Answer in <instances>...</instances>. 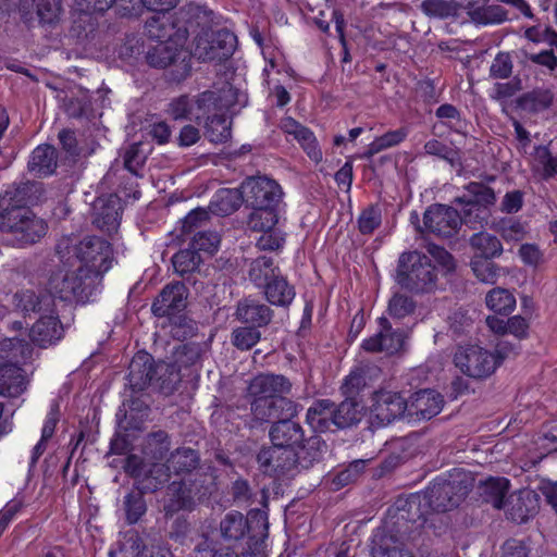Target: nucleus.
Wrapping results in <instances>:
<instances>
[{"label":"nucleus","mask_w":557,"mask_h":557,"mask_svg":"<svg viewBox=\"0 0 557 557\" xmlns=\"http://www.w3.org/2000/svg\"><path fill=\"white\" fill-rule=\"evenodd\" d=\"M186 33L176 27V84L191 75L195 60L222 64L233 57L238 46L237 36L228 28L202 26L191 40V49L178 48V39Z\"/></svg>","instance_id":"1"},{"label":"nucleus","mask_w":557,"mask_h":557,"mask_svg":"<svg viewBox=\"0 0 557 557\" xmlns=\"http://www.w3.org/2000/svg\"><path fill=\"white\" fill-rule=\"evenodd\" d=\"M292 382L283 374L256 375L248 385L253 419L261 423H274L284 417H296L298 404L285 396L292 392Z\"/></svg>","instance_id":"2"},{"label":"nucleus","mask_w":557,"mask_h":557,"mask_svg":"<svg viewBox=\"0 0 557 557\" xmlns=\"http://www.w3.org/2000/svg\"><path fill=\"white\" fill-rule=\"evenodd\" d=\"M41 184L36 182L23 183L15 189L10 199L24 206H14L0 212V231L10 234L21 246L38 242L47 233V223L25 206L33 205L38 198L32 195L41 191Z\"/></svg>","instance_id":"3"},{"label":"nucleus","mask_w":557,"mask_h":557,"mask_svg":"<svg viewBox=\"0 0 557 557\" xmlns=\"http://www.w3.org/2000/svg\"><path fill=\"white\" fill-rule=\"evenodd\" d=\"M199 461L197 450L176 448V511L194 510L215 488L213 478L199 469Z\"/></svg>","instance_id":"4"},{"label":"nucleus","mask_w":557,"mask_h":557,"mask_svg":"<svg viewBox=\"0 0 557 557\" xmlns=\"http://www.w3.org/2000/svg\"><path fill=\"white\" fill-rule=\"evenodd\" d=\"M242 189L246 206L252 210L247 218L248 228L268 230L275 226L284 196L281 185L267 176H252L243 183Z\"/></svg>","instance_id":"5"},{"label":"nucleus","mask_w":557,"mask_h":557,"mask_svg":"<svg viewBox=\"0 0 557 557\" xmlns=\"http://www.w3.org/2000/svg\"><path fill=\"white\" fill-rule=\"evenodd\" d=\"M72 251L79 261L77 268H84L86 274L92 275L98 281H101L104 273L112 267L113 250L111 244L101 237L87 236L73 247H70L69 239H62L58 243L57 252L61 260H70Z\"/></svg>","instance_id":"6"},{"label":"nucleus","mask_w":557,"mask_h":557,"mask_svg":"<svg viewBox=\"0 0 557 557\" xmlns=\"http://www.w3.org/2000/svg\"><path fill=\"white\" fill-rule=\"evenodd\" d=\"M220 530L226 541L237 542L247 535V554L249 557H257L258 546L268 537V515L261 509H251L245 517L233 510L221 520Z\"/></svg>","instance_id":"7"},{"label":"nucleus","mask_w":557,"mask_h":557,"mask_svg":"<svg viewBox=\"0 0 557 557\" xmlns=\"http://www.w3.org/2000/svg\"><path fill=\"white\" fill-rule=\"evenodd\" d=\"M473 487V478L454 469L448 475H438L422 491L433 512H446L457 508Z\"/></svg>","instance_id":"8"},{"label":"nucleus","mask_w":557,"mask_h":557,"mask_svg":"<svg viewBox=\"0 0 557 557\" xmlns=\"http://www.w3.org/2000/svg\"><path fill=\"white\" fill-rule=\"evenodd\" d=\"M359 401L345 398L339 405L318 399L307 410L306 421L314 432L335 431L359 422Z\"/></svg>","instance_id":"9"},{"label":"nucleus","mask_w":557,"mask_h":557,"mask_svg":"<svg viewBox=\"0 0 557 557\" xmlns=\"http://www.w3.org/2000/svg\"><path fill=\"white\" fill-rule=\"evenodd\" d=\"M440 270L430 257L418 251L404 252L397 267L398 284L412 293L435 290Z\"/></svg>","instance_id":"10"},{"label":"nucleus","mask_w":557,"mask_h":557,"mask_svg":"<svg viewBox=\"0 0 557 557\" xmlns=\"http://www.w3.org/2000/svg\"><path fill=\"white\" fill-rule=\"evenodd\" d=\"M100 283L90 274H86L84 268L59 269L49 278L48 289L53 298L65 302L86 304L90 300Z\"/></svg>","instance_id":"11"},{"label":"nucleus","mask_w":557,"mask_h":557,"mask_svg":"<svg viewBox=\"0 0 557 557\" xmlns=\"http://www.w3.org/2000/svg\"><path fill=\"white\" fill-rule=\"evenodd\" d=\"M173 366L164 361L154 363L146 351L137 352L129 362L127 380L133 391H143L154 379L164 395H172L174 385L171 381Z\"/></svg>","instance_id":"12"},{"label":"nucleus","mask_w":557,"mask_h":557,"mask_svg":"<svg viewBox=\"0 0 557 557\" xmlns=\"http://www.w3.org/2000/svg\"><path fill=\"white\" fill-rule=\"evenodd\" d=\"M146 29L151 39L159 44L147 55L148 62L154 67H166L174 61V50L171 42L174 37V10H159L146 23Z\"/></svg>","instance_id":"13"},{"label":"nucleus","mask_w":557,"mask_h":557,"mask_svg":"<svg viewBox=\"0 0 557 557\" xmlns=\"http://www.w3.org/2000/svg\"><path fill=\"white\" fill-rule=\"evenodd\" d=\"M504 356L494 354L479 345L460 346L454 355V363L465 375L484 380L503 363Z\"/></svg>","instance_id":"14"},{"label":"nucleus","mask_w":557,"mask_h":557,"mask_svg":"<svg viewBox=\"0 0 557 557\" xmlns=\"http://www.w3.org/2000/svg\"><path fill=\"white\" fill-rule=\"evenodd\" d=\"M466 189L468 195L457 197L455 202L461 206L466 225L471 228L478 225L482 227L487 220V208L496 201L495 191L492 187L479 182L469 183Z\"/></svg>","instance_id":"15"},{"label":"nucleus","mask_w":557,"mask_h":557,"mask_svg":"<svg viewBox=\"0 0 557 557\" xmlns=\"http://www.w3.org/2000/svg\"><path fill=\"white\" fill-rule=\"evenodd\" d=\"M197 106L207 113L205 135L210 143L224 144L232 137V122L221 107V97L216 91L206 90L199 94Z\"/></svg>","instance_id":"16"},{"label":"nucleus","mask_w":557,"mask_h":557,"mask_svg":"<svg viewBox=\"0 0 557 557\" xmlns=\"http://www.w3.org/2000/svg\"><path fill=\"white\" fill-rule=\"evenodd\" d=\"M466 224L465 213H459L455 208L435 203L430 206L423 214V227L421 232H428L437 237L450 238L455 236L460 226Z\"/></svg>","instance_id":"17"},{"label":"nucleus","mask_w":557,"mask_h":557,"mask_svg":"<svg viewBox=\"0 0 557 557\" xmlns=\"http://www.w3.org/2000/svg\"><path fill=\"white\" fill-rule=\"evenodd\" d=\"M377 333L364 338L361 348L370 354L385 352L396 355L403 350L405 345V333L400 329H393L389 320L382 315L376 319Z\"/></svg>","instance_id":"18"},{"label":"nucleus","mask_w":557,"mask_h":557,"mask_svg":"<svg viewBox=\"0 0 557 557\" xmlns=\"http://www.w3.org/2000/svg\"><path fill=\"white\" fill-rule=\"evenodd\" d=\"M408 403L400 392L380 388L371 394L370 413L381 425H387L407 411Z\"/></svg>","instance_id":"19"},{"label":"nucleus","mask_w":557,"mask_h":557,"mask_svg":"<svg viewBox=\"0 0 557 557\" xmlns=\"http://www.w3.org/2000/svg\"><path fill=\"white\" fill-rule=\"evenodd\" d=\"M18 12L28 26L54 25L63 13L62 0H20Z\"/></svg>","instance_id":"20"},{"label":"nucleus","mask_w":557,"mask_h":557,"mask_svg":"<svg viewBox=\"0 0 557 557\" xmlns=\"http://www.w3.org/2000/svg\"><path fill=\"white\" fill-rule=\"evenodd\" d=\"M408 403V414L419 420H430L437 416L444 406V397L435 389L425 388L413 393Z\"/></svg>","instance_id":"21"},{"label":"nucleus","mask_w":557,"mask_h":557,"mask_svg":"<svg viewBox=\"0 0 557 557\" xmlns=\"http://www.w3.org/2000/svg\"><path fill=\"white\" fill-rule=\"evenodd\" d=\"M273 315L274 312L268 305L250 298L239 301L236 309L237 320L257 330L269 325Z\"/></svg>","instance_id":"22"},{"label":"nucleus","mask_w":557,"mask_h":557,"mask_svg":"<svg viewBox=\"0 0 557 557\" xmlns=\"http://www.w3.org/2000/svg\"><path fill=\"white\" fill-rule=\"evenodd\" d=\"M29 336L39 347H48L63 336V326L53 311L47 315H40L30 329Z\"/></svg>","instance_id":"23"},{"label":"nucleus","mask_w":557,"mask_h":557,"mask_svg":"<svg viewBox=\"0 0 557 557\" xmlns=\"http://www.w3.org/2000/svg\"><path fill=\"white\" fill-rule=\"evenodd\" d=\"M293 418L284 417L272 423L269 435L274 446L294 448L304 441V429L298 422L293 421Z\"/></svg>","instance_id":"24"},{"label":"nucleus","mask_w":557,"mask_h":557,"mask_svg":"<svg viewBox=\"0 0 557 557\" xmlns=\"http://www.w3.org/2000/svg\"><path fill=\"white\" fill-rule=\"evenodd\" d=\"M327 450L326 442L321 435L314 434L296 444L294 451L300 470H308L321 462Z\"/></svg>","instance_id":"25"},{"label":"nucleus","mask_w":557,"mask_h":557,"mask_svg":"<svg viewBox=\"0 0 557 557\" xmlns=\"http://www.w3.org/2000/svg\"><path fill=\"white\" fill-rule=\"evenodd\" d=\"M95 210L94 224L108 234L115 233L121 220L120 199L116 196L99 199L95 205Z\"/></svg>","instance_id":"26"},{"label":"nucleus","mask_w":557,"mask_h":557,"mask_svg":"<svg viewBox=\"0 0 557 557\" xmlns=\"http://www.w3.org/2000/svg\"><path fill=\"white\" fill-rule=\"evenodd\" d=\"M396 506L403 520L420 525H423L428 521V516L433 512L422 492L398 499Z\"/></svg>","instance_id":"27"},{"label":"nucleus","mask_w":557,"mask_h":557,"mask_svg":"<svg viewBox=\"0 0 557 557\" xmlns=\"http://www.w3.org/2000/svg\"><path fill=\"white\" fill-rule=\"evenodd\" d=\"M261 289L267 301L275 307L288 308L296 297L295 286L282 273L268 282Z\"/></svg>","instance_id":"28"},{"label":"nucleus","mask_w":557,"mask_h":557,"mask_svg":"<svg viewBox=\"0 0 557 557\" xmlns=\"http://www.w3.org/2000/svg\"><path fill=\"white\" fill-rule=\"evenodd\" d=\"M539 507V497L535 493L520 492L510 500L507 518L518 524L525 523L537 513Z\"/></svg>","instance_id":"29"},{"label":"nucleus","mask_w":557,"mask_h":557,"mask_svg":"<svg viewBox=\"0 0 557 557\" xmlns=\"http://www.w3.org/2000/svg\"><path fill=\"white\" fill-rule=\"evenodd\" d=\"M27 388L24 370L14 364H0V396L16 398Z\"/></svg>","instance_id":"30"},{"label":"nucleus","mask_w":557,"mask_h":557,"mask_svg":"<svg viewBox=\"0 0 557 557\" xmlns=\"http://www.w3.org/2000/svg\"><path fill=\"white\" fill-rule=\"evenodd\" d=\"M244 201V189L221 188L213 195L209 209L215 215L227 216L236 212Z\"/></svg>","instance_id":"31"},{"label":"nucleus","mask_w":557,"mask_h":557,"mask_svg":"<svg viewBox=\"0 0 557 557\" xmlns=\"http://www.w3.org/2000/svg\"><path fill=\"white\" fill-rule=\"evenodd\" d=\"M32 354L33 348L25 339L13 337L0 341L1 364H14L21 367L32 358Z\"/></svg>","instance_id":"32"},{"label":"nucleus","mask_w":557,"mask_h":557,"mask_svg":"<svg viewBox=\"0 0 557 557\" xmlns=\"http://www.w3.org/2000/svg\"><path fill=\"white\" fill-rule=\"evenodd\" d=\"M28 171L35 176H48L57 169V150L50 145H40L32 152Z\"/></svg>","instance_id":"33"},{"label":"nucleus","mask_w":557,"mask_h":557,"mask_svg":"<svg viewBox=\"0 0 557 557\" xmlns=\"http://www.w3.org/2000/svg\"><path fill=\"white\" fill-rule=\"evenodd\" d=\"M554 94L549 88H533L519 96L516 100L517 108L528 113L536 114L552 107Z\"/></svg>","instance_id":"34"},{"label":"nucleus","mask_w":557,"mask_h":557,"mask_svg":"<svg viewBox=\"0 0 557 557\" xmlns=\"http://www.w3.org/2000/svg\"><path fill=\"white\" fill-rule=\"evenodd\" d=\"M510 487V481L504 476H490L481 482V496L496 509L505 507V498Z\"/></svg>","instance_id":"35"},{"label":"nucleus","mask_w":557,"mask_h":557,"mask_svg":"<svg viewBox=\"0 0 557 557\" xmlns=\"http://www.w3.org/2000/svg\"><path fill=\"white\" fill-rule=\"evenodd\" d=\"M466 8L469 15L483 24H498L507 21V11L500 5H486V0H468Z\"/></svg>","instance_id":"36"},{"label":"nucleus","mask_w":557,"mask_h":557,"mask_svg":"<svg viewBox=\"0 0 557 557\" xmlns=\"http://www.w3.org/2000/svg\"><path fill=\"white\" fill-rule=\"evenodd\" d=\"M469 244L473 250V257L497 258L503 251L502 242L493 234L478 232L471 235Z\"/></svg>","instance_id":"37"},{"label":"nucleus","mask_w":557,"mask_h":557,"mask_svg":"<svg viewBox=\"0 0 557 557\" xmlns=\"http://www.w3.org/2000/svg\"><path fill=\"white\" fill-rule=\"evenodd\" d=\"M280 273V267L274 263L272 257L268 256H260L252 260L248 271L250 281L258 288L263 287Z\"/></svg>","instance_id":"38"},{"label":"nucleus","mask_w":557,"mask_h":557,"mask_svg":"<svg viewBox=\"0 0 557 557\" xmlns=\"http://www.w3.org/2000/svg\"><path fill=\"white\" fill-rule=\"evenodd\" d=\"M171 437L162 430L148 434L144 447V454L153 462L166 461L172 456L170 451Z\"/></svg>","instance_id":"39"},{"label":"nucleus","mask_w":557,"mask_h":557,"mask_svg":"<svg viewBox=\"0 0 557 557\" xmlns=\"http://www.w3.org/2000/svg\"><path fill=\"white\" fill-rule=\"evenodd\" d=\"M369 369L356 367L350 370L341 385V392L347 399L358 400L368 387Z\"/></svg>","instance_id":"40"},{"label":"nucleus","mask_w":557,"mask_h":557,"mask_svg":"<svg viewBox=\"0 0 557 557\" xmlns=\"http://www.w3.org/2000/svg\"><path fill=\"white\" fill-rule=\"evenodd\" d=\"M485 304L495 314L507 317L516 308V297L506 288L495 287L486 294Z\"/></svg>","instance_id":"41"},{"label":"nucleus","mask_w":557,"mask_h":557,"mask_svg":"<svg viewBox=\"0 0 557 557\" xmlns=\"http://www.w3.org/2000/svg\"><path fill=\"white\" fill-rule=\"evenodd\" d=\"M151 310L154 317L162 320V327H165L166 323L171 326L174 317V284L169 283L165 285L153 301Z\"/></svg>","instance_id":"42"},{"label":"nucleus","mask_w":557,"mask_h":557,"mask_svg":"<svg viewBox=\"0 0 557 557\" xmlns=\"http://www.w3.org/2000/svg\"><path fill=\"white\" fill-rule=\"evenodd\" d=\"M221 244V235L214 230L198 231L189 242V246L205 258L214 256Z\"/></svg>","instance_id":"43"},{"label":"nucleus","mask_w":557,"mask_h":557,"mask_svg":"<svg viewBox=\"0 0 557 557\" xmlns=\"http://www.w3.org/2000/svg\"><path fill=\"white\" fill-rule=\"evenodd\" d=\"M122 508L127 524H136L147 512L144 494L140 491L128 492L123 498Z\"/></svg>","instance_id":"44"},{"label":"nucleus","mask_w":557,"mask_h":557,"mask_svg":"<svg viewBox=\"0 0 557 557\" xmlns=\"http://www.w3.org/2000/svg\"><path fill=\"white\" fill-rule=\"evenodd\" d=\"M408 136L406 127H399L388 131L381 136L375 137L368 146L364 157L371 158L374 154L401 144Z\"/></svg>","instance_id":"45"},{"label":"nucleus","mask_w":557,"mask_h":557,"mask_svg":"<svg viewBox=\"0 0 557 557\" xmlns=\"http://www.w3.org/2000/svg\"><path fill=\"white\" fill-rule=\"evenodd\" d=\"M382 224V209L379 203H372L361 210L357 219L360 234L371 235Z\"/></svg>","instance_id":"46"},{"label":"nucleus","mask_w":557,"mask_h":557,"mask_svg":"<svg viewBox=\"0 0 557 557\" xmlns=\"http://www.w3.org/2000/svg\"><path fill=\"white\" fill-rule=\"evenodd\" d=\"M203 257L189 245L186 249L176 251V274L185 277L186 274H193L199 271Z\"/></svg>","instance_id":"47"},{"label":"nucleus","mask_w":557,"mask_h":557,"mask_svg":"<svg viewBox=\"0 0 557 557\" xmlns=\"http://www.w3.org/2000/svg\"><path fill=\"white\" fill-rule=\"evenodd\" d=\"M261 339V332L257 327L244 325L232 331L231 343L238 350L246 351L256 346Z\"/></svg>","instance_id":"48"},{"label":"nucleus","mask_w":557,"mask_h":557,"mask_svg":"<svg viewBox=\"0 0 557 557\" xmlns=\"http://www.w3.org/2000/svg\"><path fill=\"white\" fill-rule=\"evenodd\" d=\"M143 143H135L128 146L123 154L124 168L135 176L141 175V170L147 160V150Z\"/></svg>","instance_id":"49"},{"label":"nucleus","mask_w":557,"mask_h":557,"mask_svg":"<svg viewBox=\"0 0 557 557\" xmlns=\"http://www.w3.org/2000/svg\"><path fill=\"white\" fill-rule=\"evenodd\" d=\"M51 301L50 297L39 298L32 290H24L14 295L15 307L24 313L40 312L44 310V306L49 307Z\"/></svg>","instance_id":"50"},{"label":"nucleus","mask_w":557,"mask_h":557,"mask_svg":"<svg viewBox=\"0 0 557 557\" xmlns=\"http://www.w3.org/2000/svg\"><path fill=\"white\" fill-rule=\"evenodd\" d=\"M493 259L494 258L472 257L470 262L471 269L481 282L494 284L497 281L500 268Z\"/></svg>","instance_id":"51"},{"label":"nucleus","mask_w":557,"mask_h":557,"mask_svg":"<svg viewBox=\"0 0 557 557\" xmlns=\"http://www.w3.org/2000/svg\"><path fill=\"white\" fill-rule=\"evenodd\" d=\"M534 160L541 165V177L545 181L557 175V157L552 154L548 146L537 145L534 147Z\"/></svg>","instance_id":"52"},{"label":"nucleus","mask_w":557,"mask_h":557,"mask_svg":"<svg viewBox=\"0 0 557 557\" xmlns=\"http://www.w3.org/2000/svg\"><path fill=\"white\" fill-rule=\"evenodd\" d=\"M493 227L507 242L521 240L525 233L520 220L515 218H502Z\"/></svg>","instance_id":"53"},{"label":"nucleus","mask_w":557,"mask_h":557,"mask_svg":"<svg viewBox=\"0 0 557 557\" xmlns=\"http://www.w3.org/2000/svg\"><path fill=\"white\" fill-rule=\"evenodd\" d=\"M416 310L414 300L403 294H395L388 301L387 311L394 319H404L412 314Z\"/></svg>","instance_id":"54"},{"label":"nucleus","mask_w":557,"mask_h":557,"mask_svg":"<svg viewBox=\"0 0 557 557\" xmlns=\"http://www.w3.org/2000/svg\"><path fill=\"white\" fill-rule=\"evenodd\" d=\"M210 220V212L205 208H196L190 210L182 220V235H188L201 231L200 228L206 225Z\"/></svg>","instance_id":"55"},{"label":"nucleus","mask_w":557,"mask_h":557,"mask_svg":"<svg viewBox=\"0 0 557 557\" xmlns=\"http://www.w3.org/2000/svg\"><path fill=\"white\" fill-rule=\"evenodd\" d=\"M296 141L313 163L319 164L322 161L323 152L314 133L310 128H307L302 134H298Z\"/></svg>","instance_id":"56"},{"label":"nucleus","mask_w":557,"mask_h":557,"mask_svg":"<svg viewBox=\"0 0 557 557\" xmlns=\"http://www.w3.org/2000/svg\"><path fill=\"white\" fill-rule=\"evenodd\" d=\"M278 448L280 453H277V455L281 458L275 459L273 476L287 475L294 470H300L294 448L281 446H278Z\"/></svg>","instance_id":"57"},{"label":"nucleus","mask_w":557,"mask_h":557,"mask_svg":"<svg viewBox=\"0 0 557 557\" xmlns=\"http://www.w3.org/2000/svg\"><path fill=\"white\" fill-rule=\"evenodd\" d=\"M449 331L455 336L466 335L473 325V319L469 315L468 310L458 308L448 317Z\"/></svg>","instance_id":"58"},{"label":"nucleus","mask_w":557,"mask_h":557,"mask_svg":"<svg viewBox=\"0 0 557 557\" xmlns=\"http://www.w3.org/2000/svg\"><path fill=\"white\" fill-rule=\"evenodd\" d=\"M252 232H262L263 234L257 242V246L260 250H277L285 244V236L275 226L268 230H251Z\"/></svg>","instance_id":"59"},{"label":"nucleus","mask_w":557,"mask_h":557,"mask_svg":"<svg viewBox=\"0 0 557 557\" xmlns=\"http://www.w3.org/2000/svg\"><path fill=\"white\" fill-rule=\"evenodd\" d=\"M171 459L166 461L153 462L149 470L150 487L157 490L169 483L171 479Z\"/></svg>","instance_id":"60"},{"label":"nucleus","mask_w":557,"mask_h":557,"mask_svg":"<svg viewBox=\"0 0 557 557\" xmlns=\"http://www.w3.org/2000/svg\"><path fill=\"white\" fill-rule=\"evenodd\" d=\"M512 59L509 52H498L490 67V75L493 78L505 79L512 74Z\"/></svg>","instance_id":"61"},{"label":"nucleus","mask_w":557,"mask_h":557,"mask_svg":"<svg viewBox=\"0 0 557 557\" xmlns=\"http://www.w3.org/2000/svg\"><path fill=\"white\" fill-rule=\"evenodd\" d=\"M500 550L502 557H531L530 542L516 537L507 539Z\"/></svg>","instance_id":"62"},{"label":"nucleus","mask_w":557,"mask_h":557,"mask_svg":"<svg viewBox=\"0 0 557 557\" xmlns=\"http://www.w3.org/2000/svg\"><path fill=\"white\" fill-rule=\"evenodd\" d=\"M435 116L450 131L459 133V129L453 124V122H461V112L457 107L451 103H443L435 110Z\"/></svg>","instance_id":"63"},{"label":"nucleus","mask_w":557,"mask_h":557,"mask_svg":"<svg viewBox=\"0 0 557 557\" xmlns=\"http://www.w3.org/2000/svg\"><path fill=\"white\" fill-rule=\"evenodd\" d=\"M277 453H280L278 446L262 447L257 454V462L260 470L269 475L274 474L275 459H280Z\"/></svg>","instance_id":"64"}]
</instances>
